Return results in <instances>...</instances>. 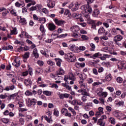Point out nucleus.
<instances>
[{
  "label": "nucleus",
  "mask_w": 126,
  "mask_h": 126,
  "mask_svg": "<svg viewBox=\"0 0 126 126\" xmlns=\"http://www.w3.org/2000/svg\"><path fill=\"white\" fill-rule=\"evenodd\" d=\"M1 122L4 124H8V122H9V119L7 118H3L1 119Z\"/></svg>",
  "instance_id": "nucleus-39"
},
{
  "label": "nucleus",
  "mask_w": 126,
  "mask_h": 126,
  "mask_svg": "<svg viewBox=\"0 0 126 126\" xmlns=\"http://www.w3.org/2000/svg\"><path fill=\"white\" fill-rule=\"evenodd\" d=\"M64 58L69 63H75L76 57L72 53H68L64 56Z\"/></svg>",
  "instance_id": "nucleus-2"
},
{
  "label": "nucleus",
  "mask_w": 126,
  "mask_h": 126,
  "mask_svg": "<svg viewBox=\"0 0 126 126\" xmlns=\"http://www.w3.org/2000/svg\"><path fill=\"white\" fill-rule=\"evenodd\" d=\"M42 93L44 95H46V96H51L52 93V92H50L49 91H44Z\"/></svg>",
  "instance_id": "nucleus-30"
},
{
  "label": "nucleus",
  "mask_w": 126,
  "mask_h": 126,
  "mask_svg": "<svg viewBox=\"0 0 126 126\" xmlns=\"http://www.w3.org/2000/svg\"><path fill=\"white\" fill-rule=\"evenodd\" d=\"M72 36H73V37H74V38H79V37H80V34L73 33L72 34Z\"/></svg>",
  "instance_id": "nucleus-64"
},
{
  "label": "nucleus",
  "mask_w": 126,
  "mask_h": 126,
  "mask_svg": "<svg viewBox=\"0 0 126 126\" xmlns=\"http://www.w3.org/2000/svg\"><path fill=\"white\" fill-rule=\"evenodd\" d=\"M20 22L22 23L23 25H25V24H27V22H26V19L25 18H22L20 17Z\"/></svg>",
  "instance_id": "nucleus-25"
},
{
  "label": "nucleus",
  "mask_w": 126,
  "mask_h": 126,
  "mask_svg": "<svg viewBox=\"0 0 126 126\" xmlns=\"http://www.w3.org/2000/svg\"><path fill=\"white\" fill-rule=\"evenodd\" d=\"M70 30L72 31V32H78L80 30L79 27L77 25L74 26L70 28Z\"/></svg>",
  "instance_id": "nucleus-7"
},
{
  "label": "nucleus",
  "mask_w": 126,
  "mask_h": 126,
  "mask_svg": "<svg viewBox=\"0 0 126 126\" xmlns=\"http://www.w3.org/2000/svg\"><path fill=\"white\" fill-rule=\"evenodd\" d=\"M86 96L87 95H83V96H82V100L83 102H86L87 101V99H86Z\"/></svg>",
  "instance_id": "nucleus-63"
},
{
  "label": "nucleus",
  "mask_w": 126,
  "mask_h": 126,
  "mask_svg": "<svg viewBox=\"0 0 126 126\" xmlns=\"http://www.w3.org/2000/svg\"><path fill=\"white\" fill-rule=\"evenodd\" d=\"M77 102L78 100H77L76 99H74L71 101V104L72 105H73L74 106H75V105H77Z\"/></svg>",
  "instance_id": "nucleus-52"
},
{
  "label": "nucleus",
  "mask_w": 126,
  "mask_h": 126,
  "mask_svg": "<svg viewBox=\"0 0 126 126\" xmlns=\"http://www.w3.org/2000/svg\"><path fill=\"white\" fill-rule=\"evenodd\" d=\"M107 119V116L106 115H102L100 117L99 119L98 120L99 122H104V120H106Z\"/></svg>",
  "instance_id": "nucleus-33"
},
{
  "label": "nucleus",
  "mask_w": 126,
  "mask_h": 126,
  "mask_svg": "<svg viewBox=\"0 0 126 126\" xmlns=\"http://www.w3.org/2000/svg\"><path fill=\"white\" fill-rule=\"evenodd\" d=\"M91 59H94V60H95V59H96V58H98V54L97 53H95L94 55H92V56L91 57Z\"/></svg>",
  "instance_id": "nucleus-61"
},
{
  "label": "nucleus",
  "mask_w": 126,
  "mask_h": 126,
  "mask_svg": "<svg viewBox=\"0 0 126 126\" xmlns=\"http://www.w3.org/2000/svg\"><path fill=\"white\" fill-rule=\"evenodd\" d=\"M62 114H63V115H65V114H66V113H67V109H66V108H63L62 110Z\"/></svg>",
  "instance_id": "nucleus-60"
},
{
  "label": "nucleus",
  "mask_w": 126,
  "mask_h": 126,
  "mask_svg": "<svg viewBox=\"0 0 126 126\" xmlns=\"http://www.w3.org/2000/svg\"><path fill=\"white\" fill-rule=\"evenodd\" d=\"M105 79L107 81H111L112 80V75L111 74H108L105 77Z\"/></svg>",
  "instance_id": "nucleus-35"
},
{
  "label": "nucleus",
  "mask_w": 126,
  "mask_h": 126,
  "mask_svg": "<svg viewBox=\"0 0 126 126\" xmlns=\"http://www.w3.org/2000/svg\"><path fill=\"white\" fill-rule=\"evenodd\" d=\"M52 0H48V3L47 4V6L48 7H49V8H53V7H55V1H51Z\"/></svg>",
  "instance_id": "nucleus-9"
},
{
  "label": "nucleus",
  "mask_w": 126,
  "mask_h": 126,
  "mask_svg": "<svg viewBox=\"0 0 126 126\" xmlns=\"http://www.w3.org/2000/svg\"><path fill=\"white\" fill-rule=\"evenodd\" d=\"M123 36H122L121 35H118L114 37V41H115L117 44V42L122 41V40H123Z\"/></svg>",
  "instance_id": "nucleus-6"
},
{
  "label": "nucleus",
  "mask_w": 126,
  "mask_h": 126,
  "mask_svg": "<svg viewBox=\"0 0 126 126\" xmlns=\"http://www.w3.org/2000/svg\"><path fill=\"white\" fill-rule=\"evenodd\" d=\"M73 16L74 18L76 19H79V14L77 13H74L73 14Z\"/></svg>",
  "instance_id": "nucleus-55"
},
{
  "label": "nucleus",
  "mask_w": 126,
  "mask_h": 126,
  "mask_svg": "<svg viewBox=\"0 0 126 126\" xmlns=\"http://www.w3.org/2000/svg\"><path fill=\"white\" fill-rule=\"evenodd\" d=\"M37 63L40 65V66H43L44 65V62L42 61H38Z\"/></svg>",
  "instance_id": "nucleus-56"
},
{
  "label": "nucleus",
  "mask_w": 126,
  "mask_h": 126,
  "mask_svg": "<svg viewBox=\"0 0 126 126\" xmlns=\"http://www.w3.org/2000/svg\"><path fill=\"white\" fill-rule=\"evenodd\" d=\"M44 119L49 124H51V123L53 122V121L51 120V119H50L49 118H48V117H47V116H44Z\"/></svg>",
  "instance_id": "nucleus-46"
},
{
  "label": "nucleus",
  "mask_w": 126,
  "mask_h": 126,
  "mask_svg": "<svg viewBox=\"0 0 126 126\" xmlns=\"http://www.w3.org/2000/svg\"><path fill=\"white\" fill-rule=\"evenodd\" d=\"M107 58H110V55L108 54H103V56L99 58L101 61H105Z\"/></svg>",
  "instance_id": "nucleus-27"
},
{
  "label": "nucleus",
  "mask_w": 126,
  "mask_h": 126,
  "mask_svg": "<svg viewBox=\"0 0 126 126\" xmlns=\"http://www.w3.org/2000/svg\"><path fill=\"white\" fill-rule=\"evenodd\" d=\"M46 20H47V19L45 17L39 18L38 19V21H39L40 22V23H41V24H44V23L46 22Z\"/></svg>",
  "instance_id": "nucleus-26"
},
{
  "label": "nucleus",
  "mask_w": 126,
  "mask_h": 126,
  "mask_svg": "<svg viewBox=\"0 0 126 126\" xmlns=\"http://www.w3.org/2000/svg\"><path fill=\"white\" fill-rule=\"evenodd\" d=\"M97 124L100 126H105V122H104V121H99V120H98Z\"/></svg>",
  "instance_id": "nucleus-47"
},
{
  "label": "nucleus",
  "mask_w": 126,
  "mask_h": 126,
  "mask_svg": "<svg viewBox=\"0 0 126 126\" xmlns=\"http://www.w3.org/2000/svg\"><path fill=\"white\" fill-rule=\"evenodd\" d=\"M25 94L26 96H32L33 95V94L30 91H27Z\"/></svg>",
  "instance_id": "nucleus-44"
},
{
  "label": "nucleus",
  "mask_w": 126,
  "mask_h": 126,
  "mask_svg": "<svg viewBox=\"0 0 126 126\" xmlns=\"http://www.w3.org/2000/svg\"><path fill=\"white\" fill-rule=\"evenodd\" d=\"M87 82L89 84H91V83H93V79L91 78H89L87 79Z\"/></svg>",
  "instance_id": "nucleus-58"
},
{
  "label": "nucleus",
  "mask_w": 126,
  "mask_h": 126,
  "mask_svg": "<svg viewBox=\"0 0 126 126\" xmlns=\"http://www.w3.org/2000/svg\"><path fill=\"white\" fill-rule=\"evenodd\" d=\"M112 114L114 117H116V118H117V119H121V116H120V112H119L118 111H114L112 113Z\"/></svg>",
  "instance_id": "nucleus-19"
},
{
  "label": "nucleus",
  "mask_w": 126,
  "mask_h": 126,
  "mask_svg": "<svg viewBox=\"0 0 126 126\" xmlns=\"http://www.w3.org/2000/svg\"><path fill=\"white\" fill-rule=\"evenodd\" d=\"M16 34H17L16 28H14L13 30L11 31L10 35H16Z\"/></svg>",
  "instance_id": "nucleus-34"
},
{
  "label": "nucleus",
  "mask_w": 126,
  "mask_h": 126,
  "mask_svg": "<svg viewBox=\"0 0 126 126\" xmlns=\"http://www.w3.org/2000/svg\"><path fill=\"white\" fill-rule=\"evenodd\" d=\"M32 55L35 59H38V58H39V53H38V49H37V48H35L33 50Z\"/></svg>",
  "instance_id": "nucleus-13"
},
{
  "label": "nucleus",
  "mask_w": 126,
  "mask_h": 126,
  "mask_svg": "<svg viewBox=\"0 0 126 126\" xmlns=\"http://www.w3.org/2000/svg\"><path fill=\"white\" fill-rule=\"evenodd\" d=\"M20 2L17 1L15 3V6L16 7H24L25 6V3H24V1H21Z\"/></svg>",
  "instance_id": "nucleus-4"
},
{
  "label": "nucleus",
  "mask_w": 126,
  "mask_h": 126,
  "mask_svg": "<svg viewBox=\"0 0 126 126\" xmlns=\"http://www.w3.org/2000/svg\"><path fill=\"white\" fill-rule=\"evenodd\" d=\"M81 9H82V10H87V5H83L81 7Z\"/></svg>",
  "instance_id": "nucleus-49"
},
{
  "label": "nucleus",
  "mask_w": 126,
  "mask_h": 126,
  "mask_svg": "<svg viewBox=\"0 0 126 126\" xmlns=\"http://www.w3.org/2000/svg\"><path fill=\"white\" fill-rule=\"evenodd\" d=\"M47 63H48V64H49L50 65H55V62H54L51 60H48L47 61Z\"/></svg>",
  "instance_id": "nucleus-51"
},
{
  "label": "nucleus",
  "mask_w": 126,
  "mask_h": 126,
  "mask_svg": "<svg viewBox=\"0 0 126 126\" xmlns=\"http://www.w3.org/2000/svg\"><path fill=\"white\" fill-rule=\"evenodd\" d=\"M98 111H97V112H98L99 113L102 114V115H103V114H104V111H103L104 108L103 107H99L98 108Z\"/></svg>",
  "instance_id": "nucleus-48"
},
{
  "label": "nucleus",
  "mask_w": 126,
  "mask_h": 126,
  "mask_svg": "<svg viewBox=\"0 0 126 126\" xmlns=\"http://www.w3.org/2000/svg\"><path fill=\"white\" fill-rule=\"evenodd\" d=\"M10 13H11L12 15H14V16H17V14H16V12L13 9L10 11Z\"/></svg>",
  "instance_id": "nucleus-62"
},
{
  "label": "nucleus",
  "mask_w": 126,
  "mask_h": 126,
  "mask_svg": "<svg viewBox=\"0 0 126 126\" xmlns=\"http://www.w3.org/2000/svg\"><path fill=\"white\" fill-rule=\"evenodd\" d=\"M87 11H88V12L89 13H91L93 11L92 10V8H91V7H90V6L89 5V4H87Z\"/></svg>",
  "instance_id": "nucleus-41"
},
{
  "label": "nucleus",
  "mask_w": 126,
  "mask_h": 126,
  "mask_svg": "<svg viewBox=\"0 0 126 126\" xmlns=\"http://www.w3.org/2000/svg\"><path fill=\"white\" fill-rule=\"evenodd\" d=\"M99 13H100V11H99V10L95 9L94 11V12L93 13V16L94 17H97Z\"/></svg>",
  "instance_id": "nucleus-18"
},
{
  "label": "nucleus",
  "mask_w": 126,
  "mask_h": 126,
  "mask_svg": "<svg viewBox=\"0 0 126 126\" xmlns=\"http://www.w3.org/2000/svg\"><path fill=\"white\" fill-rule=\"evenodd\" d=\"M81 38L82 39L83 41H87V40H89V37L86 35H82Z\"/></svg>",
  "instance_id": "nucleus-32"
},
{
  "label": "nucleus",
  "mask_w": 126,
  "mask_h": 126,
  "mask_svg": "<svg viewBox=\"0 0 126 126\" xmlns=\"http://www.w3.org/2000/svg\"><path fill=\"white\" fill-rule=\"evenodd\" d=\"M40 30L42 33H44L45 32V28H44V26L41 25L40 26Z\"/></svg>",
  "instance_id": "nucleus-59"
},
{
  "label": "nucleus",
  "mask_w": 126,
  "mask_h": 126,
  "mask_svg": "<svg viewBox=\"0 0 126 126\" xmlns=\"http://www.w3.org/2000/svg\"><path fill=\"white\" fill-rule=\"evenodd\" d=\"M81 89L79 90L78 91V92L79 93H81V95H85L86 96H90V94H89V92H88V90H87L86 88V86H85V84L84 83L80 84Z\"/></svg>",
  "instance_id": "nucleus-1"
},
{
  "label": "nucleus",
  "mask_w": 126,
  "mask_h": 126,
  "mask_svg": "<svg viewBox=\"0 0 126 126\" xmlns=\"http://www.w3.org/2000/svg\"><path fill=\"white\" fill-rule=\"evenodd\" d=\"M13 65L15 66L16 67H19L20 66V60L18 58H16L14 60V62L12 63Z\"/></svg>",
  "instance_id": "nucleus-5"
},
{
  "label": "nucleus",
  "mask_w": 126,
  "mask_h": 126,
  "mask_svg": "<svg viewBox=\"0 0 126 126\" xmlns=\"http://www.w3.org/2000/svg\"><path fill=\"white\" fill-rule=\"evenodd\" d=\"M91 23L92 24V28L95 29V30H97L96 29V26H99V25H98V23H96V21H91Z\"/></svg>",
  "instance_id": "nucleus-12"
},
{
  "label": "nucleus",
  "mask_w": 126,
  "mask_h": 126,
  "mask_svg": "<svg viewBox=\"0 0 126 126\" xmlns=\"http://www.w3.org/2000/svg\"><path fill=\"white\" fill-rule=\"evenodd\" d=\"M68 79L69 80H75V79H76V78H75V76H74V75H73V73L70 72L69 74Z\"/></svg>",
  "instance_id": "nucleus-17"
},
{
  "label": "nucleus",
  "mask_w": 126,
  "mask_h": 126,
  "mask_svg": "<svg viewBox=\"0 0 126 126\" xmlns=\"http://www.w3.org/2000/svg\"><path fill=\"white\" fill-rule=\"evenodd\" d=\"M55 22L57 25H63L64 23V21L59 20L58 19H55Z\"/></svg>",
  "instance_id": "nucleus-16"
},
{
  "label": "nucleus",
  "mask_w": 126,
  "mask_h": 126,
  "mask_svg": "<svg viewBox=\"0 0 126 126\" xmlns=\"http://www.w3.org/2000/svg\"><path fill=\"white\" fill-rule=\"evenodd\" d=\"M59 110L57 109H54V115L56 116V117H59Z\"/></svg>",
  "instance_id": "nucleus-42"
},
{
  "label": "nucleus",
  "mask_w": 126,
  "mask_h": 126,
  "mask_svg": "<svg viewBox=\"0 0 126 126\" xmlns=\"http://www.w3.org/2000/svg\"><path fill=\"white\" fill-rule=\"evenodd\" d=\"M86 48L83 46H81L78 48V49L80 51H85Z\"/></svg>",
  "instance_id": "nucleus-53"
},
{
  "label": "nucleus",
  "mask_w": 126,
  "mask_h": 126,
  "mask_svg": "<svg viewBox=\"0 0 126 126\" xmlns=\"http://www.w3.org/2000/svg\"><path fill=\"white\" fill-rule=\"evenodd\" d=\"M117 81L119 83H122L123 82V78L122 77H119L117 78Z\"/></svg>",
  "instance_id": "nucleus-57"
},
{
  "label": "nucleus",
  "mask_w": 126,
  "mask_h": 126,
  "mask_svg": "<svg viewBox=\"0 0 126 126\" xmlns=\"http://www.w3.org/2000/svg\"><path fill=\"white\" fill-rule=\"evenodd\" d=\"M52 75L54 77V79H55V80H61L63 79L62 76H59V75L57 74V75L52 74Z\"/></svg>",
  "instance_id": "nucleus-22"
},
{
  "label": "nucleus",
  "mask_w": 126,
  "mask_h": 126,
  "mask_svg": "<svg viewBox=\"0 0 126 126\" xmlns=\"http://www.w3.org/2000/svg\"><path fill=\"white\" fill-rule=\"evenodd\" d=\"M90 46L92 48L90 49L91 52H92L93 51H95V49L96 48V46H95V44H94V43H92L90 44Z\"/></svg>",
  "instance_id": "nucleus-36"
},
{
  "label": "nucleus",
  "mask_w": 126,
  "mask_h": 126,
  "mask_svg": "<svg viewBox=\"0 0 126 126\" xmlns=\"http://www.w3.org/2000/svg\"><path fill=\"white\" fill-rule=\"evenodd\" d=\"M60 98L62 99H64V98H67L69 97V94H61L59 95Z\"/></svg>",
  "instance_id": "nucleus-14"
},
{
  "label": "nucleus",
  "mask_w": 126,
  "mask_h": 126,
  "mask_svg": "<svg viewBox=\"0 0 126 126\" xmlns=\"http://www.w3.org/2000/svg\"><path fill=\"white\" fill-rule=\"evenodd\" d=\"M48 29L50 31H54L56 30V25L54 24L49 23L48 24Z\"/></svg>",
  "instance_id": "nucleus-11"
},
{
  "label": "nucleus",
  "mask_w": 126,
  "mask_h": 126,
  "mask_svg": "<svg viewBox=\"0 0 126 126\" xmlns=\"http://www.w3.org/2000/svg\"><path fill=\"white\" fill-rule=\"evenodd\" d=\"M30 56V52H27L25 53V55H23V59H28Z\"/></svg>",
  "instance_id": "nucleus-31"
},
{
  "label": "nucleus",
  "mask_w": 126,
  "mask_h": 126,
  "mask_svg": "<svg viewBox=\"0 0 126 126\" xmlns=\"http://www.w3.org/2000/svg\"><path fill=\"white\" fill-rule=\"evenodd\" d=\"M36 102H37V99L35 98H32V99L29 98L28 101V103H29L28 105V107H31L32 106H35V105H36Z\"/></svg>",
  "instance_id": "nucleus-3"
},
{
  "label": "nucleus",
  "mask_w": 126,
  "mask_h": 126,
  "mask_svg": "<svg viewBox=\"0 0 126 126\" xmlns=\"http://www.w3.org/2000/svg\"><path fill=\"white\" fill-rule=\"evenodd\" d=\"M68 110H69L70 111V112H71V113H72L73 116L76 115V112H75V110H74V109H73V108H72V107H69Z\"/></svg>",
  "instance_id": "nucleus-37"
},
{
  "label": "nucleus",
  "mask_w": 126,
  "mask_h": 126,
  "mask_svg": "<svg viewBox=\"0 0 126 126\" xmlns=\"http://www.w3.org/2000/svg\"><path fill=\"white\" fill-rule=\"evenodd\" d=\"M51 88H55V89H58L59 88V86L57 84H50Z\"/></svg>",
  "instance_id": "nucleus-43"
},
{
  "label": "nucleus",
  "mask_w": 126,
  "mask_h": 126,
  "mask_svg": "<svg viewBox=\"0 0 126 126\" xmlns=\"http://www.w3.org/2000/svg\"><path fill=\"white\" fill-rule=\"evenodd\" d=\"M7 97H8V95H7V94L0 95V99H5V98H7Z\"/></svg>",
  "instance_id": "nucleus-40"
},
{
  "label": "nucleus",
  "mask_w": 126,
  "mask_h": 126,
  "mask_svg": "<svg viewBox=\"0 0 126 126\" xmlns=\"http://www.w3.org/2000/svg\"><path fill=\"white\" fill-rule=\"evenodd\" d=\"M79 5H80V4L78 3V2L76 3L74 7L71 9L72 11H76L78 9Z\"/></svg>",
  "instance_id": "nucleus-23"
},
{
  "label": "nucleus",
  "mask_w": 126,
  "mask_h": 126,
  "mask_svg": "<svg viewBox=\"0 0 126 126\" xmlns=\"http://www.w3.org/2000/svg\"><path fill=\"white\" fill-rule=\"evenodd\" d=\"M24 83L26 86H31L32 85V81L30 79H26L25 80Z\"/></svg>",
  "instance_id": "nucleus-10"
},
{
  "label": "nucleus",
  "mask_w": 126,
  "mask_h": 126,
  "mask_svg": "<svg viewBox=\"0 0 126 126\" xmlns=\"http://www.w3.org/2000/svg\"><path fill=\"white\" fill-rule=\"evenodd\" d=\"M112 35H113L114 36L117 35V31L115 29H112L111 33L109 32L108 37H112Z\"/></svg>",
  "instance_id": "nucleus-20"
},
{
  "label": "nucleus",
  "mask_w": 126,
  "mask_h": 126,
  "mask_svg": "<svg viewBox=\"0 0 126 126\" xmlns=\"http://www.w3.org/2000/svg\"><path fill=\"white\" fill-rule=\"evenodd\" d=\"M109 122L111 123L112 125H115L116 124V119L113 117H110L109 118Z\"/></svg>",
  "instance_id": "nucleus-21"
},
{
  "label": "nucleus",
  "mask_w": 126,
  "mask_h": 126,
  "mask_svg": "<svg viewBox=\"0 0 126 126\" xmlns=\"http://www.w3.org/2000/svg\"><path fill=\"white\" fill-rule=\"evenodd\" d=\"M19 123L21 124L22 126H23L24 125V123H25V121L24 120V119L23 118H20L19 119Z\"/></svg>",
  "instance_id": "nucleus-50"
},
{
  "label": "nucleus",
  "mask_w": 126,
  "mask_h": 126,
  "mask_svg": "<svg viewBox=\"0 0 126 126\" xmlns=\"http://www.w3.org/2000/svg\"><path fill=\"white\" fill-rule=\"evenodd\" d=\"M93 73H94V74L95 75H98V71L97 70V69L93 68Z\"/></svg>",
  "instance_id": "nucleus-54"
},
{
  "label": "nucleus",
  "mask_w": 126,
  "mask_h": 126,
  "mask_svg": "<svg viewBox=\"0 0 126 126\" xmlns=\"http://www.w3.org/2000/svg\"><path fill=\"white\" fill-rule=\"evenodd\" d=\"M79 78H80V79H86V78H87V75L86 74L82 73Z\"/></svg>",
  "instance_id": "nucleus-38"
},
{
  "label": "nucleus",
  "mask_w": 126,
  "mask_h": 126,
  "mask_svg": "<svg viewBox=\"0 0 126 126\" xmlns=\"http://www.w3.org/2000/svg\"><path fill=\"white\" fill-rule=\"evenodd\" d=\"M64 14V15H66L67 16H68V17H71V14L70 13V12L68 9H66L65 10Z\"/></svg>",
  "instance_id": "nucleus-28"
},
{
  "label": "nucleus",
  "mask_w": 126,
  "mask_h": 126,
  "mask_svg": "<svg viewBox=\"0 0 126 126\" xmlns=\"http://www.w3.org/2000/svg\"><path fill=\"white\" fill-rule=\"evenodd\" d=\"M57 74L59 75H63L64 74V70L62 68H60L57 71Z\"/></svg>",
  "instance_id": "nucleus-15"
},
{
  "label": "nucleus",
  "mask_w": 126,
  "mask_h": 126,
  "mask_svg": "<svg viewBox=\"0 0 126 126\" xmlns=\"http://www.w3.org/2000/svg\"><path fill=\"white\" fill-rule=\"evenodd\" d=\"M98 32L99 34H102V33L105 32V29L104 28H101L98 30Z\"/></svg>",
  "instance_id": "nucleus-45"
},
{
  "label": "nucleus",
  "mask_w": 126,
  "mask_h": 126,
  "mask_svg": "<svg viewBox=\"0 0 126 126\" xmlns=\"http://www.w3.org/2000/svg\"><path fill=\"white\" fill-rule=\"evenodd\" d=\"M120 68L121 69H126V63L124 62H121Z\"/></svg>",
  "instance_id": "nucleus-29"
},
{
  "label": "nucleus",
  "mask_w": 126,
  "mask_h": 126,
  "mask_svg": "<svg viewBox=\"0 0 126 126\" xmlns=\"http://www.w3.org/2000/svg\"><path fill=\"white\" fill-rule=\"evenodd\" d=\"M55 60L57 62L56 63L57 65H58V66H61V64L63 61L60 58H56Z\"/></svg>",
  "instance_id": "nucleus-24"
},
{
  "label": "nucleus",
  "mask_w": 126,
  "mask_h": 126,
  "mask_svg": "<svg viewBox=\"0 0 126 126\" xmlns=\"http://www.w3.org/2000/svg\"><path fill=\"white\" fill-rule=\"evenodd\" d=\"M15 89V86H14V85H11L10 86L6 87L4 90L5 91H9V90H11V91H12V90Z\"/></svg>",
  "instance_id": "nucleus-8"
}]
</instances>
